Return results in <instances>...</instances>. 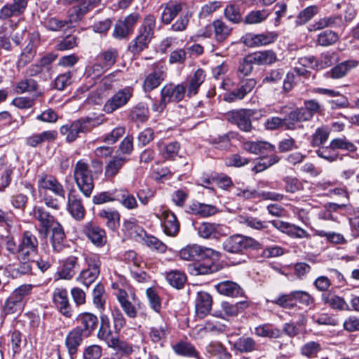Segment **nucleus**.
I'll use <instances>...</instances> for the list:
<instances>
[{
  "label": "nucleus",
  "mask_w": 359,
  "mask_h": 359,
  "mask_svg": "<svg viewBox=\"0 0 359 359\" xmlns=\"http://www.w3.org/2000/svg\"><path fill=\"white\" fill-rule=\"evenodd\" d=\"M98 215L106 219L107 226L110 229L115 231L119 226L120 214L118 211L102 210Z\"/></svg>",
  "instance_id": "obj_42"
},
{
  "label": "nucleus",
  "mask_w": 359,
  "mask_h": 359,
  "mask_svg": "<svg viewBox=\"0 0 359 359\" xmlns=\"http://www.w3.org/2000/svg\"><path fill=\"white\" fill-rule=\"evenodd\" d=\"M267 10L252 11L247 14L243 22L248 25L259 24L264 21L269 16Z\"/></svg>",
  "instance_id": "obj_51"
},
{
  "label": "nucleus",
  "mask_w": 359,
  "mask_h": 359,
  "mask_svg": "<svg viewBox=\"0 0 359 359\" xmlns=\"http://www.w3.org/2000/svg\"><path fill=\"white\" fill-rule=\"evenodd\" d=\"M277 38V34L273 32H267L255 34L253 33L246 34L243 36L244 43L249 47H257L266 46L273 43Z\"/></svg>",
  "instance_id": "obj_16"
},
{
  "label": "nucleus",
  "mask_w": 359,
  "mask_h": 359,
  "mask_svg": "<svg viewBox=\"0 0 359 359\" xmlns=\"http://www.w3.org/2000/svg\"><path fill=\"white\" fill-rule=\"evenodd\" d=\"M180 145L177 142L170 143L158 142V149L161 156L166 159H172L179 152Z\"/></svg>",
  "instance_id": "obj_40"
},
{
  "label": "nucleus",
  "mask_w": 359,
  "mask_h": 359,
  "mask_svg": "<svg viewBox=\"0 0 359 359\" xmlns=\"http://www.w3.org/2000/svg\"><path fill=\"white\" fill-rule=\"evenodd\" d=\"M253 64H255V62L252 61V58H251V55L244 57L239 62L237 69V76L240 79L248 76L252 71Z\"/></svg>",
  "instance_id": "obj_56"
},
{
  "label": "nucleus",
  "mask_w": 359,
  "mask_h": 359,
  "mask_svg": "<svg viewBox=\"0 0 359 359\" xmlns=\"http://www.w3.org/2000/svg\"><path fill=\"white\" fill-rule=\"evenodd\" d=\"M222 226L215 223L203 222L198 228V235L203 238H216L221 234Z\"/></svg>",
  "instance_id": "obj_36"
},
{
  "label": "nucleus",
  "mask_w": 359,
  "mask_h": 359,
  "mask_svg": "<svg viewBox=\"0 0 359 359\" xmlns=\"http://www.w3.org/2000/svg\"><path fill=\"white\" fill-rule=\"evenodd\" d=\"M117 56V50L116 49H110L100 53L97 57V60L103 63L104 67L108 69L115 63Z\"/></svg>",
  "instance_id": "obj_62"
},
{
  "label": "nucleus",
  "mask_w": 359,
  "mask_h": 359,
  "mask_svg": "<svg viewBox=\"0 0 359 359\" xmlns=\"http://www.w3.org/2000/svg\"><path fill=\"white\" fill-rule=\"evenodd\" d=\"M341 21V18L338 16L324 17L318 19L314 23L310 25L309 29L312 32L320 30L327 27H334L339 25Z\"/></svg>",
  "instance_id": "obj_38"
},
{
  "label": "nucleus",
  "mask_w": 359,
  "mask_h": 359,
  "mask_svg": "<svg viewBox=\"0 0 359 359\" xmlns=\"http://www.w3.org/2000/svg\"><path fill=\"white\" fill-rule=\"evenodd\" d=\"M215 288L219 294L227 297H237L243 294L240 285L233 281H222L215 285Z\"/></svg>",
  "instance_id": "obj_23"
},
{
  "label": "nucleus",
  "mask_w": 359,
  "mask_h": 359,
  "mask_svg": "<svg viewBox=\"0 0 359 359\" xmlns=\"http://www.w3.org/2000/svg\"><path fill=\"white\" fill-rule=\"evenodd\" d=\"M255 113L254 110L242 109L229 111L225 116L229 122L236 125L241 130L249 132L252 128L250 117Z\"/></svg>",
  "instance_id": "obj_9"
},
{
  "label": "nucleus",
  "mask_w": 359,
  "mask_h": 359,
  "mask_svg": "<svg viewBox=\"0 0 359 359\" xmlns=\"http://www.w3.org/2000/svg\"><path fill=\"white\" fill-rule=\"evenodd\" d=\"M108 347L126 355H130L133 352V346L128 342L121 340L118 337L111 341Z\"/></svg>",
  "instance_id": "obj_60"
},
{
  "label": "nucleus",
  "mask_w": 359,
  "mask_h": 359,
  "mask_svg": "<svg viewBox=\"0 0 359 359\" xmlns=\"http://www.w3.org/2000/svg\"><path fill=\"white\" fill-rule=\"evenodd\" d=\"M38 86L36 81L31 78H27L18 82L14 90L18 94L32 93L37 90Z\"/></svg>",
  "instance_id": "obj_49"
},
{
  "label": "nucleus",
  "mask_w": 359,
  "mask_h": 359,
  "mask_svg": "<svg viewBox=\"0 0 359 359\" xmlns=\"http://www.w3.org/2000/svg\"><path fill=\"white\" fill-rule=\"evenodd\" d=\"M132 96V88L126 87L121 89L107 100L103 105L102 110L107 114H112L114 111L124 107Z\"/></svg>",
  "instance_id": "obj_8"
},
{
  "label": "nucleus",
  "mask_w": 359,
  "mask_h": 359,
  "mask_svg": "<svg viewBox=\"0 0 359 359\" xmlns=\"http://www.w3.org/2000/svg\"><path fill=\"white\" fill-rule=\"evenodd\" d=\"M248 306L246 302H239L236 304H232L227 302L222 303V309L224 313L229 316H236L240 311L243 310Z\"/></svg>",
  "instance_id": "obj_58"
},
{
  "label": "nucleus",
  "mask_w": 359,
  "mask_h": 359,
  "mask_svg": "<svg viewBox=\"0 0 359 359\" xmlns=\"http://www.w3.org/2000/svg\"><path fill=\"white\" fill-rule=\"evenodd\" d=\"M155 27V17L147 15L139 28L137 36L128 45V50L135 55L146 49L154 37Z\"/></svg>",
  "instance_id": "obj_3"
},
{
  "label": "nucleus",
  "mask_w": 359,
  "mask_h": 359,
  "mask_svg": "<svg viewBox=\"0 0 359 359\" xmlns=\"http://www.w3.org/2000/svg\"><path fill=\"white\" fill-rule=\"evenodd\" d=\"M84 232L95 245L102 247L106 244L105 231L96 224L92 222H87L84 226Z\"/></svg>",
  "instance_id": "obj_17"
},
{
  "label": "nucleus",
  "mask_w": 359,
  "mask_h": 359,
  "mask_svg": "<svg viewBox=\"0 0 359 359\" xmlns=\"http://www.w3.org/2000/svg\"><path fill=\"white\" fill-rule=\"evenodd\" d=\"M221 320L216 316H210L206 320L203 329L205 332H222L225 330V325L221 322Z\"/></svg>",
  "instance_id": "obj_53"
},
{
  "label": "nucleus",
  "mask_w": 359,
  "mask_h": 359,
  "mask_svg": "<svg viewBox=\"0 0 359 359\" xmlns=\"http://www.w3.org/2000/svg\"><path fill=\"white\" fill-rule=\"evenodd\" d=\"M76 320L80 323L83 327V334L85 336H89L97 327L98 319L97 317L91 313H80Z\"/></svg>",
  "instance_id": "obj_26"
},
{
  "label": "nucleus",
  "mask_w": 359,
  "mask_h": 359,
  "mask_svg": "<svg viewBox=\"0 0 359 359\" xmlns=\"http://www.w3.org/2000/svg\"><path fill=\"white\" fill-rule=\"evenodd\" d=\"M223 249L229 253L243 254L245 250L262 248V245L252 237L235 234L227 238L222 244Z\"/></svg>",
  "instance_id": "obj_5"
},
{
  "label": "nucleus",
  "mask_w": 359,
  "mask_h": 359,
  "mask_svg": "<svg viewBox=\"0 0 359 359\" xmlns=\"http://www.w3.org/2000/svg\"><path fill=\"white\" fill-rule=\"evenodd\" d=\"M187 86L183 83L175 85L168 83L161 90V96L169 103L171 102H178L183 100L186 94Z\"/></svg>",
  "instance_id": "obj_15"
},
{
  "label": "nucleus",
  "mask_w": 359,
  "mask_h": 359,
  "mask_svg": "<svg viewBox=\"0 0 359 359\" xmlns=\"http://www.w3.org/2000/svg\"><path fill=\"white\" fill-rule=\"evenodd\" d=\"M52 231V236L50 238L51 244L53 249L56 252H61L64 247V241L65 238V234L62 225L58 222L54 224V226L50 228Z\"/></svg>",
  "instance_id": "obj_29"
},
{
  "label": "nucleus",
  "mask_w": 359,
  "mask_h": 359,
  "mask_svg": "<svg viewBox=\"0 0 359 359\" xmlns=\"http://www.w3.org/2000/svg\"><path fill=\"white\" fill-rule=\"evenodd\" d=\"M174 351L178 355L200 359L199 353L194 346L187 342H180L174 346Z\"/></svg>",
  "instance_id": "obj_46"
},
{
  "label": "nucleus",
  "mask_w": 359,
  "mask_h": 359,
  "mask_svg": "<svg viewBox=\"0 0 359 359\" xmlns=\"http://www.w3.org/2000/svg\"><path fill=\"white\" fill-rule=\"evenodd\" d=\"M116 336L113 335L110 327V320L107 315L100 314V326L97 332V338L104 341L107 346L111 344Z\"/></svg>",
  "instance_id": "obj_24"
},
{
  "label": "nucleus",
  "mask_w": 359,
  "mask_h": 359,
  "mask_svg": "<svg viewBox=\"0 0 359 359\" xmlns=\"http://www.w3.org/2000/svg\"><path fill=\"white\" fill-rule=\"evenodd\" d=\"M212 297L206 292H198L196 298V312L200 317L203 318L211 309Z\"/></svg>",
  "instance_id": "obj_25"
},
{
  "label": "nucleus",
  "mask_w": 359,
  "mask_h": 359,
  "mask_svg": "<svg viewBox=\"0 0 359 359\" xmlns=\"http://www.w3.org/2000/svg\"><path fill=\"white\" fill-rule=\"evenodd\" d=\"M232 28L222 20H216L207 25L200 33L205 38L210 37L212 34L218 42L224 41L231 34Z\"/></svg>",
  "instance_id": "obj_10"
},
{
  "label": "nucleus",
  "mask_w": 359,
  "mask_h": 359,
  "mask_svg": "<svg viewBox=\"0 0 359 359\" xmlns=\"http://www.w3.org/2000/svg\"><path fill=\"white\" fill-rule=\"evenodd\" d=\"M166 280L172 287L180 289L184 286L186 281V276L184 273L175 270L167 273Z\"/></svg>",
  "instance_id": "obj_52"
},
{
  "label": "nucleus",
  "mask_w": 359,
  "mask_h": 359,
  "mask_svg": "<svg viewBox=\"0 0 359 359\" xmlns=\"http://www.w3.org/2000/svg\"><path fill=\"white\" fill-rule=\"evenodd\" d=\"M74 178L79 190L89 197L94 189V179L88 163L82 160L76 162L74 170Z\"/></svg>",
  "instance_id": "obj_6"
},
{
  "label": "nucleus",
  "mask_w": 359,
  "mask_h": 359,
  "mask_svg": "<svg viewBox=\"0 0 359 359\" xmlns=\"http://www.w3.org/2000/svg\"><path fill=\"white\" fill-rule=\"evenodd\" d=\"M156 217L161 221L163 232L169 236H175L180 231V224L174 213L168 210H160L155 214Z\"/></svg>",
  "instance_id": "obj_11"
},
{
  "label": "nucleus",
  "mask_w": 359,
  "mask_h": 359,
  "mask_svg": "<svg viewBox=\"0 0 359 359\" xmlns=\"http://www.w3.org/2000/svg\"><path fill=\"white\" fill-rule=\"evenodd\" d=\"M36 53V46L34 45V41L31 39L22 50L18 61V66H25L27 63L30 62L34 59Z\"/></svg>",
  "instance_id": "obj_44"
},
{
  "label": "nucleus",
  "mask_w": 359,
  "mask_h": 359,
  "mask_svg": "<svg viewBox=\"0 0 359 359\" xmlns=\"http://www.w3.org/2000/svg\"><path fill=\"white\" fill-rule=\"evenodd\" d=\"M124 228L128 231L129 236L140 241V238L145 236L144 230L140 226L135 219H130L124 222Z\"/></svg>",
  "instance_id": "obj_50"
},
{
  "label": "nucleus",
  "mask_w": 359,
  "mask_h": 359,
  "mask_svg": "<svg viewBox=\"0 0 359 359\" xmlns=\"http://www.w3.org/2000/svg\"><path fill=\"white\" fill-rule=\"evenodd\" d=\"M224 15L233 23H239L242 21V16L239 7L233 4H229L224 9Z\"/></svg>",
  "instance_id": "obj_64"
},
{
  "label": "nucleus",
  "mask_w": 359,
  "mask_h": 359,
  "mask_svg": "<svg viewBox=\"0 0 359 359\" xmlns=\"http://www.w3.org/2000/svg\"><path fill=\"white\" fill-rule=\"evenodd\" d=\"M255 333L262 337L278 338L280 336L281 332L279 329L273 328L271 325L264 324L255 327Z\"/></svg>",
  "instance_id": "obj_55"
},
{
  "label": "nucleus",
  "mask_w": 359,
  "mask_h": 359,
  "mask_svg": "<svg viewBox=\"0 0 359 359\" xmlns=\"http://www.w3.org/2000/svg\"><path fill=\"white\" fill-rule=\"evenodd\" d=\"M37 184L39 193L41 194H43V201L46 206L58 210L60 208L59 200L48 195L47 191H50L55 196L64 201L65 198V190L63 185L56 177L46 174H41L38 176Z\"/></svg>",
  "instance_id": "obj_2"
},
{
  "label": "nucleus",
  "mask_w": 359,
  "mask_h": 359,
  "mask_svg": "<svg viewBox=\"0 0 359 359\" xmlns=\"http://www.w3.org/2000/svg\"><path fill=\"white\" fill-rule=\"evenodd\" d=\"M339 39L338 34L331 30H326L320 32L318 36V43L322 46L332 45Z\"/></svg>",
  "instance_id": "obj_61"
},
{
  "label": "nucleus",
  "mask_w": 359,
  "mask_h": 359,
  "mask_svg": "<svg viewBox=\"0 0 359 359\" xmlns=\"http://www.w3.org/2000/svg\"><path fill=\"white\" fill-rule=\"evenodd\" d=\"M79 4L72 6L68 12V23H74L80 21L83 16L88 12L87 7L78 1Z\"/></svg>",
  "instance_id": "obj_45"
},
{
  "label": "nucleus",
  "mask_w": 359,
  "mask_h": 359,
  "mask_svg": "<svg viewBox=\"0 0 359 359\" xmlns=\"http://www.w3.org/2000/svg\"><path fill=\"white\" fill-rule=\"evenodd\" d=\"M179 255L183 260L191 261L197 259L203 260L190 267L193 275H205L219 270V266L215 261L219 259L220 252L211 248L196 244L188 245L180 250Z\"/></svg>",
  "instance_id": "obj_1"
},
{
  "label": "nucleus",
  "mask_w": 359,
  "mask_h": 359,
  "mask_svg": "<svg viewBox=\"0 0 359 359\" xmlns=\"http://www.w3.org/2000/svg\"><path fill=\"white\" fill-rule=\"evenodd\" d=\"M191 209L194 214L203 217L212 216L217 212L215 206L204 203L193 204Z\"/></svg>",
  "instance_id": "obj_57"
},
{
  "label": "nucleus",
  "mask_w": 359,
  "mask_h": 359,
  "mask_svg": "<svg viewBox=\"0 0 359 359\" xmlns=\"http://www.w3.org/2000/svg\"><path fill=\"white\" fill-rule=\"evenodd\" d=\"M183 3L178 0H170L161 4V20L163 24L170 25L172 21L182 12Z\"/></svg>",
  "instance_id": "obj_13"
},
{
  "label": "nucleus",
  "mask_w": 359,
  "mask_h": 359,
  "mask_svg": "<svg viewBox=\"0 0 359 359\" xmlns=\"http://www.w3.org/2000/svg\"><path fill=\"white\" fill-rule=\"evenodd\" d=\"M236 220L239 224L256 230H262L268 227L267 222L251 216L241 215L237 217Z\"/></svg>",
  "instance_id": "obj_43"
},
{
  "label": "nucleus",
  "mask_w": 359,
  "mask_h": 359,
  "mask_svg": "<svg viewBox=\"0 0 359 359\" xmlns=\"http://www.w3.org/2000/svg\"><path fill=\"white\" fill-rule=\"evenodd\" d=\"M127 162L128 158L125 156H113L106 163L104 168L105 176L109 178L115 177Z\"/></svg>",
  "instance_id": "obj_27"
},
{
  "label": "nucleus",
  "mask_w": 359,
  "mask_h": 359,
  "mask_svg": "<svg viewBox=\"0 0 359 359\" xmlns=\"http://www.w3.org/2000/svg\"><path fill=\"white\" fill-rule=\"evenodd\" d=\"M83 330L81 327H76L70 331L65 339V346L72 358L76 353L79 346L83 341Z\"/></svg>",
  "instance_id": "obj_21"
},
{
  "label": "nucleus",
  "mask_w": 359,
  "mask_h": 359,
  "mask_svg": "<svg viewBox=\"0 0 359 359\" xmlns=\"http://www.w3.org/2000/svg\"><path fill=\"white\" fill-rule=\"evenodd\" d=\"M330 144L331 147L336 151L339 149L353 152L357 149L356 146L345 137L334 138L331 140Z\"/></svg>",
  "instance_id": "obj_54"
},
{
  "label": "nucleus",
  "mask_w": 359,
  "mask_h": 359,
  "mask_svg": "<svg viewBox=\"0 0 359 359\" xmlns=\"http://www.w3.org/2000/svg\"><path fill=\"white\" fill-rule=\"evenodd\" d=\"M28 0H13L12 4H7L0 9V19L6 20L22 15L27 6Z\"/></svg>",
  "instance_id": "obj_19"
},
{
  "label": "nucleus",
  "mask_w": 359,
  "mask_h": 359,
  "mask_svg": "<svg viewBox=\"0 0 359 359\" xmlns=\"http://www.w3.org/2000/svg\"><path fill=\"white\" fill-rule=\"evenodd\" d=\"M321 299L324 304L335 311H349L350 308L344 297L328 291L322 294Z\"/></svg>",
  "instance_id": "obj_20"
},
{
  "label": "nucleus",
  "mask_w": 359,
  "mask_h": 359,
  "mask_svg": "<svg viewBox=\"0 0 359 359\" xmlns=\"http://www.w3.org/2000/svg\"><path fill=\"white\" fill-rule=\"evenodd\" d=\"M243 149L253 154H264L275 151V146L266 141H246L243 142Z\"/></svg>",
  "instance_id": "obj_22"
},
{
  "label": "nucleus",
  "mask_w": 359,
  "mask_h": 359,
  "mask_svg": "<svg viewBox=\"0 0 359 359\" xmlns=\"http://www.w3.org/2000/svg\"><path fill=\"white\" fill-rule=\"evenodd\" d=\"M165 79V74L161 70L154 71L147 75L143 83L144 90L150 92L156 88Z\"/></svg>",
  "instance_id": "obj_35"
},
{
  "label": "nucleus",
  "mask_w": 359,
  "mask_h": 359,
  "mask_svg": "<svg viewBox=\"0 0 359 359\" xmlns=\"http://www.w3.org/2000/svg\"><path fill=\"white\" fill-rule=\"evenodd\" d=\"M255 64L258 65H269L277 60L276 53L272 50L259 51L251 54Z\"/></svg>",
  "instance_id": "obj_34"
},
{
  "label": "nucleus",
  "mask_w": 359,
  "mask_h": 359,
  "mask_svg": "<svg viewBox=\"0 0 359 359\" xmlns=\"http://www.w3.org/2000/svg\"><path fill=\"white\" fill-rule=\"evenodd\" d=\"M39 242L30 231H25L19 243L18 260L33 261L38 252Z\"/></svg>",
  "instance_id": "obj_7"
},
{
  "label": "nucleus",
  "mask_w": 359,
  "mask_h": 359,
  "mask_svg": "<svg viewBox=\"0 0 359 359\" xmlns=\"http://www.w3.org/2000/svg\"><path fill=\"white\" fill-rule=\"evenodd\" d=\"M93 302L94 306L101 313L105 309L106 293L103 285L97 284L93 291Z\"/></svg>",
  "instance_id": "obj_41"
},
{
  "label": "nucleus",
  "mask_w": 359,
  "mask_h": 359,
  "mask_svg": "<svg viewBox=\"0 0 359 359\" xmlns=\"http://www.w3.org/2000/svg\"><path fill=\"white\" fill-rule=\"evenodd\" d=\"M57 136L55 130H46L39 134H34L26 139L27 145L32 147H36L43 142H50L54 141Z\"/></svg>",
  "instance_id": "obj_28"
},
{
  "label": "nucleus",
  "mask_w": 359,
  "mask_h": 359,
  "mask_svg": "<svg viewBox=\"0 0 359 359\" xmlns=\"http://www.w3.org/2000/svg\"><path fill=\"white\" fill-rule=\"evenodd\" d=\"M33 215L46 230L53 226L54 224L58 223L54 219V217L42 207H34Z\"/></svg>",
  "instance_id": "obj_33"
},
{
  "label": "nucleus",
  "mask_w": 359,
  "mask_h": 359,
  "mask_svg": "<svg viewBox=\"0 0 359 359\" xmlns=\"http://www.w3.org/2000/svg\"><path fill=\"white\" fill-rule=\"evenodd\" d=\"M67 210L76 220L84 218L86 210L81 198L74 189L69 190L67 196Z\"/></svg>",
  "instance_id": "obj_14"
},
{
  "label": "nucleus",
  "mask_w": 359,
  "mask_h": 359,
  "mask_svg": "<svg viewBox=\"0 0 359 359\" xmlns=\"http://www.w3.org/2000/svg\"><path fill=\"white\" fill-rule=\"evenodd\" d=\"M86 261L88 267L80 273L77 280L88 287L97 279L100 273V262L95 256L87 258Z\"/></svg>",
  "instance_id": "obj_12"
},
{
  "label": "nucleus",
  "mask_w": 359,
  "mask_h": 359,
  "mask_svg": "<svg viewBox=\"0 0 359 359\" xmlns=\"http://www.w3.org/2000/svg\"><path fill=\"white\" fill-rule=\"evenodd\" d=\"M318 13V8L316 6H310L302 11L297 15L296 23L304 25L312 19Z\"/></svg>",
  "instance_id": "obj_59"
},
{
  "label": "nucleus",
  "mask_w": 359,
  "mask_h": 359,
  "mask_svg": "<svg viewBox=\"0 0 359 359\" xmlns=\"http://www.w3.org/2000/svg\"><path fill=\"white\" fill-rule=\"evenodd\" d=\"M358 65V62L355 60H346L333 67L327 74L332 79H341L352 69Z\"/></svg>",
  "instance_id": "obj_30"
},
{
  "label": "nucleus",
  "mask_w": 359,
  "mask_h": 359,
  "mask_svg": "<svg viewBox=\"0 0 359 359\" xmlns=\"http://www.w3.org/2000/svg\"><path fill=\"white\" fill-rule=\"evenodd\" d=\"M144 243L151 250H155L159 253H164L167 250V245L156 237L148 236L145 233V236L140 238Z\"/></svg>",
  "instance_id": "obj_48"
},
{
  "label": "nucleus",
  "mask_w": 359,
  "mask_h": 359,
  "mask_svg": "<svg viewBox=\"0 0 359 359\" xmlns=\"http://www.w3.org/2000/svg\"><path fill=\"white\" fill-rule=\"evenodd\" d=\"M330 134L329 127L323 126L317 128L311 135V146L313 147L323 146L327 141Z\"/></svg>",
  "instance_id": "obj_39"
},
{
  "label": "nucleus",
  "mask_w": 359,
  "mask_h": 359,
  "mask_svg": "<svg viewBox=\"0 0 359 359\" xmlns=\"http://www.w3.org/2000/svg\"><path fill=\"white\" fill-rule=\"evenodd\" d=\"M76 257L70 256L64 262L62 269L58 272L60 278L69 280L76 273V268L78 266Z\"/></svg>",
  "instance_id": "obj_37"
},
{
  "label": "nucleus",
  "mask_w": 359,
  "mask_h": 359,
  "mask_svg": "<svg viewBox=\"0 0 359 359\" xmlns=\"http://www.w3.org/2000/svg\"><path fill=\"white\" fill-rule=\"evenodd\" d=\"M104 121V116L100 114L96 117H87L79 119L70 124H65L60 128V133L66 137L67 142L74 141L80 133L90 132L93 128Z\"/></svg>",
  "instance_id": "obj_4"
},
{
  "label": "nucleus",
  "mask_w": 359,
  "mask_h": 359,
  "mask_svg": "<svg viewBox=\"0 0 359 359\" xmlns=\"http://www.w3.org/2000/svg\"><path fill=\"white\" fill-rule=\"evenodd\" d=\"M316 152L318 157L330 163L336 161L339 157L338 152L331 147L330 144L327 147H319V149Z\"/></svg>",
  "instance_id": "obj_63"
},
{
  "label": "nucleus",
  "mask_w": 359,
  "mask_h": 359,
  "mask_svg": "<svg viewBox=\"0 0 359 359\" xmlns=\"http://www.w3.org/2000/svg\"><path fill=\"white\" fill-rule=\"evenodd\" d=\"M279 161L280 158L276 155L263 156L256 163L255 166L252 168V171L255 173L261 172L278 163Z\"/></svg>",
  "instance_id": "obj_47"
},
{
  "label": "nucleus",
  "mask_w": 359,
  "mask_h": 359,
  "mask_svg": "<svg viewBox=\"0 0 359 359\" xmlns=\"http://www.w3.org/2000/svg\"><path fill=\"white\" fill-rule=\"evenodd\" d=\"M205 73L202 69H198L191 77L188 86L187 95L189 97L198 93V88L205 79Z\"/></svg>",
  "instance_id": "obj_31"
},
{
  "label": "nucleus",
  "mask_w": 359,
  "mask_h": 359,
  "mask_svg": "<svg viewBox=\"0 0 359 359\" xmlns=\"http://www.w3.org/2000/svg\"><path fill=\"white\" fill-rule=\"evenodd\" d=\"M169 334L168 326L165 323L154 325L149 330V337L152 342L162 344Z\"/></svg>",
  "instance_id": "obj_32"
},
{
  "label": "nucleus",
  "mask_w": 359,
  "mask_h": 359,
  "mask_svg": "<svg viewBox=\"0 0 359 359\" xmlns=\"http://www.w3.org/2000/svg\"><path fill=\"white\" fill-rule=\"evenodd\" d=\"M53 301L60 312L65 316H72L71 306L69 302L68 292L64 288H55L53 293Z\"/></svg>",
  "instance_id": "obj_18"
}]
</instances>
